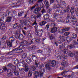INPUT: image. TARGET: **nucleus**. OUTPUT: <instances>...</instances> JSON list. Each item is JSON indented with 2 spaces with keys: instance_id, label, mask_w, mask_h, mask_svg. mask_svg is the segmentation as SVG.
<instances>
[{
  "instance_id": "obj_43",
  "label": "nucleus",
  "mask_w": 78,
  "mask_h": 78,
  "mask_svg": "<svg viewBox=\"0 0 78 78\" xmlns=\"http://www.w3.org/2000/svg\"><path fill=\"white\" fill-rule=\"evenodd\" d=\"M8 77H9L10 78H11V77H12V74L11 73V71L8 74Z\"/></svg>"
},
{
  "instance_id": "obj_10",
  "label": "nucleus",
  "mask_w": 78,
  "mask_h": 78,
  "mask_svg": "<svg viewBox=\"0 0 78 78\" xmlns=\"http://www.w3.org/2000/svg\"><path fill=\"white\" fill-rule=\"evenodd\" d=\"M20 23L21 26L23 27V24L25 26H27V20L24 19L23 20H21L20 21Z\"/></svg>"
},
{
  "instance_id": "obj_13",
  "label": "nucleus",
  "mask_w": 78,
  "mask_h": 78,
  "mask_svg": "<svg viewBox=\"0 0 78 78\" xmlns=\"http://www.w3.org/2000/svg\"><path fill=\"white\" fill-rule=\"evenodd\" d=\"M29 70V68H28V66H27L25 67V68H22L20 69H19V70L20 71H24V72H28Z\"/></svg>"
},
{
  "instance_id": "obj_30",
  "label": "nucleus",
  "mask_w": 78,
  "mask_h": 78,
  "mask_svg": "<svg viewBox=\"0 0 78 78\" xmlns=\"http://www.w3.org/2000/svg\"><path fill=\"white\" fill-rule=\"evenodd\" d=\"M11 19H12V17H8L6 19L5 21L7 22H10L11 20Z\"/></svg>"
},
{
  "instance_id": "obj_45",
  "label": "nucleus",
  "mask_w": 78,
  "mask_h": 78,
  "mask_svg": "<svg viewBox=\"0 0 78 78\" xmlns=\"http://www.w3.org/2000/svg\"><path fill=\"white\" fill-rule=\"evenodd\" d=\"M44 67V64L43 63H41L40 65V67H39V69H40V70L41 69H42V67Z\"/></svg>"
},
{
  "instance_id": "obj_26",
  "label": "nucleus",
  "mask_w": 78,
  "mask_h": 78,
  "mask_svg": "<svg viewBox=\"0 0 78 78\" xmlns=\"http://www.w3.org/2000/svg\"><path fill=\"white\" fill-rule=\"evenodd\" d=\"M75 8H74V7H72L71 8V9L70 10V12L71 14L72 15L73 14L75 13Z\"/></svg>"
},
{
  "instance_id": "obj_59",
  "label": "nucleus",
  "mask_w": 78,
  "mask_h": 78,
  "mask_svg": "<svg viewBox=\"0 0 78 78\" xmlns=\"http://www.w3.org/2000/svg\"><path fill=\"white\" fill-rule=\"evenodd\" d=\"M66 38L65 37L64 38L62 39L61 42H64L66 41Z\"/></svg>"
},
{
  "instance_id": "obj_17",
  "label": "nucleus",
  "mask_w": 78,
  "mask_h": 78,
  "mask_svg": "<svg viewBox=\"0 0 78 78\" xmlns=\"http://www.w3.org/2000/svg\"><path fill=\"white\" fill-rule=\"evenodd\" d=\"M44 3L45 5V8H48V6H50V4L49 2L47 0H44Z\"/></svg>"
},
{
  "instance_id": "obj_62",
  "label": "nucleus",
  "mask_w": 78,
  "mask_h": 78,
  "mask_svg": "<svg viewBox=\"0 0 78 78\" xmlns=\"http://www.w3.org/2000/svg\"><path fill=\"white\" fill-rule=\"evenodd\" d=\"M27 25H31V22L29 20H28L27 22Z\"/></svg>"
},
{
  "instance_id": "obj_36",
  "label": "nucleus",
  "mask_w": 78,
  "mask_h": 78,
  "mask_svg": "<svg viewBox=\"0 0 78 78\" xmlns=\"http://www.w3.org/2000/svg\"><path fill=\"white\" fill-rule=\"evenodd\" d=\"M27 57V53H24L22 55V58L23 59H25Z\"/></svg>"
},
{
  "instance_id": "obj_6",
  "label": "nucleus",
  "mask_w": 78,
  "mask_h": 78,
  "mask_svg": "<svg viewBox=\"0 0 78 78\" xmlns=\"http://www.w3.org/2000/svg\"><path fill=\"white\" fill-rule=\"evenodd\" d=\"M63 51L64 54H66L68 53L69 56H70V57H73V53L71 51H69H69L67 49H64Z\"/></svg>"
},
{
  "instance_id": "obj_64",
  "label": "nucleus",
  "mask_w": 78,
  "mask_h": 78,
  "mask_svg": "<svg viewBox=\"0 0 78 78\" xmlns=\"http://www.w3.org/2000/svg\"><path fill=\"white\" fill-rule=\"evenodd\" d=\"M34 2V0H30L29 2V3L30 4L31 3H33Z\"/></svg>"
},
{
  "instance_id": "obj_14",
  "label": "nucleus",
  "mask_w": 78,
  "mask_h": 78,
  "mask_svg": "<svg viewBox=\"0 0 78 78\" xmlns=\"http://www.w3.org/2000/svg\"><path fill=\"white\" fill-rule=\"evenodd\" d=\"M55 57L57 58V60H59L61 59V56L59 55V54L58 53H56L55 55Z\"/></svg>"
},
{
  "instance_id": "obj_28",
  "label": "nucleus",
  "mask_w": 78,
  "mask_h": 78,
  "mask_svg": "<svg viewBox=\"0 0 78 78\" xmlns=\"http://www.w3.org/2000/svg\"><path fill=\"white\" fill-rule=\"evenodd\" d=\"M64 45L63 47L66 48H68V47L69 46V42H65L64 43Z\"/></svg>"
},
{
  "instance_id": "obj_58",
  "label": "nucleus",
  "mask_w": 78,
  "mask_h": 78,
  "mask_svg": "<svg viewBox=\"0 0 78 78\" xmlns=\"http://www.w3.org/2000/svg\"><path fill=\"white\" fill-rule=\"evenodd\" d=\"M14 52L12 51V50L10 52H9V53H8V55H12Z\"/></svg>"
},
{
  "instance_id": "obj_20",
  "label": "nucleus",
  "mask_w": 78,
  "mask_h": 78,
  "mask_svg": "<svg viewBox=\"0 0 78 78\" xmlns=\"http://www.w3.org/2000/svg\"><path fill=\"white\" fill-rule=\"evenodd\" d=\"M42 33H43V30H42V29H41L37 31V34L39 37H41Z\"/></svg>"
},
{
  "instance_id": "obj_37",
  "label": "nucleus",
  "mask_w": 78,
  "mask_h": 78,
  "mask_svg": "<svg viewBox=\"0 0 78 78\" xmlns=\"http://www.w3.org/2000/svg\"><path fill=\"white\" fill-rule=\"evenodd\" d=\"M41 16H42V14L41 13H38V14L37 15L36 17L37 19H39L41 17Z\"/></svg>"
},
{
  "instance_id": "obj_50",
  "label": "nucleus",
  "mask_w": 78,
  "mask_h": 78,
  "mask_svg": "<svg viewBox=\"0 0 78 78\" xmlns=\"http://www.w3.org/2000/svg\"><path fill=\"white\" fill-rule=\"evenodd\" d=\"M64 34L65 36H69L70 34V32H66L64 33Z\"/></svg>"
},
{
  "instance_id": "obj_42",
  "label": "nucleus",
  "mask_w": 78,
  "mask_h": 78,
  "mask_svg": "<svg viewBox=\"0 0 78 78\" xmlns=\"http://www.w3.org/2000/svg\"><path fill=\"white\" fill-rule=\"evenodd\" d=\"M9 40L10 41H11V42H13L14 41V38L12 36V37H10L9 38Z\"/></svg>"
},
{
  "instance_id": "obj_12",
  "label": "nucleus",
  "mask_w": 78,
  "mask_h": 78,
  "mask_svg": "<svg viewBox=\"0 0 78 78\" xmlns=\"http://www.w3.org/2000/svg\"><path fill=\"white\" fill-rule=\"evenodd\" d=\"M57 30H58V27H53L51 29L50 32L51 33H55L57 32Z\"/></svg>"
},
{
  "instance_id": "obj_52",
  "label": "nucleus",
  "mask_w": 78,
  "mask_h": 78,
  "mask_svg": "<svg viewBox=\"0 0 78 78\" xmlns=\"http://www.w3.org/2000/svg\"><path fill=\"white\" fill-rule=\"evenodd\" d=\"M6 36H4L2 39V41H5L6 40Z\"/></svg>"
},
{
  "instance_id": "obj_39",
  "label": "nucleus",
  "mask_w": 78,
  "mask_h": 78,
  "mask_svg": "<svg viewBox=\"0 0 78 78\" xmlns=\"http://www.w3.org/2000/svg\"><path fill=\"white\" fill-rule=\"evenodd\" d=\"M49 38L51 40H52V39H53L55 38V37L54 36V35L51 34V35H50L49 36Z\"/></svg>"
},
{
  "instance_id": "obj_35",
  "label": "nucleus",
  "mask_w": 78,
  "mask_h": 78,
  "mask_svg": "<svg viewBox=\"0 0 78 78\" xmlns=\"http://www.w3.org/2000/svg\"><path fill=\"white\" fill-rule=\"evenodd\" d=\"M7 44L9 47H12V43L10 41H8L7 42Z\"/></svg>"
},
{
  "instance_id": "obj_51",
  "label": "nucleus",
  "mask_w": 78,
  "mask_h": 78,
  "mask_svg": "<svg viewBox=\"0 0 78 78\" xmlns=\"http://www.w3.org/2000/svg\"><path fill=\"white\" fill-rule=\"evenodd\" d=\"M18 26V23H16L14 25L13 28L14 29L15 28H17Z\"/></svg>"
},
{
  "instance_id": "obj_46",
  "label": "nucleus",
  "mask_w": 78,
  "mask_h": 78,
  "mask_svg": "<svg viewBox=\"0 0 78 78\" xmlns=\"http://www.w3.org/2000/svg\"><path fill=\"white\" fill-rule=\"evenodd\" d=\"M50 23H48L46 25V27H45V29L46 30H48V28L50 27Z\"/></svg>"
},
{
  "instance_id": "obj_54",
  "label": "nucleus",
  "mask_w": 78,
  "mask_h": 78,
  "mask_svg": "<svg viewBox=\"0 0 78 78\" xmlns=\"http://www.w3.org/2000/svg\"><path fill=\"white\" fill-rule=\"evenodd\" d=\"M31 70H32V71H34L36 70V67L35 66H33L32 68H31Z\"/></svg>"
},
{
  "instance_id": "obj_23",
  "label": "nucleus",
  "mask_w": 78,
  "mask_h": 78,
  "mask_svg": "<svg viewBox=\"0 0 78 78\" xmlns=\"http://www.w3.org/2000/svg\"><path fill=\"white\" fill-rule=\"evenodd\" d=\"M26 61L27 63L30 64L31 62V59L30 57L27 58L26 59Z\"/></svg>"
},
{
  "instance_id": "obj_38",
  "label": "nucleus",
  "mask_w": 78,
  "mask_h": 78,
  "mask_svg": "<svg viewBox=\"0 0 78 78\" xmlns=\"http://www.w3.org/2000/svg\"><path fill=\"white\" fill-rule=\"evenodd\" d=\"M64 47V45L63 44H62V45H59L58 48L59 50H62Z\"/></svg>"
},
{
  "instance_id": "obj_3",
  "label": "nucleus",
  "mask_w": 78,
  "mask_h": 78,
  "mask_svg": "<svg viewBox=\"0 0 78 78\" xmlns=\"http://www.w3.org/2000/svg\"><path fill=\"white\" fill-rule=\"evenodd\" d=\"M34 78H37L38 77H42L44 75V73H45V69H41L39 71H35L34 72Z\"/></svg>"
},
{
  "instance_id": "obj_9",
  "label": "nucleus",
  "mask_w": 78,
  "mask_h": 78,
  "mask_svg": "<svg viewBox=\"0 0 78 78\" xmlns=\"http://www.w3.org/2000/svg\"><path fill=\"white\" fill-rule=\"evenodd\" d=\"M0 30L5 31L6 30V26H5V24L4 23H0Z\"/></svg>"
},
{
  "instance_id": "obj_47",
  "label": "nucleus",
  "mask_w": 78,
  "mask_h": 78,
  "mask_svg": "<svg viewBox=\"0 0 78 78\" xmlns=\"http://www.w3.org/2000/svg\"><path fill=\"white\" fill-rule=\"evenodd\" d=\"M72 36L73 37H72V38H73V39H76V37H77V35L75 34H73Z\"/></svg>"
},
{
  "instance_id": "obj_48",
  "label": "nucleus",
  "mask_w": 78,
  "mask_h": 78,
  "mask_svg": "<svg viewBox=\"0 0 78 78\" xmlns=\"http://www.w3.org/2000/svg\"><path fill=\"white\" fill-rule=\"evenodd\" d=\"M68 72H69V71H66V70H65L62 72V75H64L66 74V73H67Z\"/></svg>"
},
{
  "instance_id": "obj_49",
  "label": "nucleus",
  "mask_w": 78,
  "mask_h": 78,
  "mask_svg": "<svg viewBox=\"0 0 78 78\" xmlns=\"http://www.w3.org/2000/svg\"><path fill=\"white\" fill-rule=\"evenodd\" d=\"M29 76H31L33 75V72L31 71H30L28 73Z\"/></svg>"
},
{
  "instance_id": "obj_53",
  "label": "nucleus",
  "mask_w": 78,
  "mask_h": 78,
  "mask_svg": "<svg viewBox=\"0 0 78 78\" xmlns=\"http://www.w3.org/2000/svg\"><path fill=\"white\" fill-rule=\"evenodd\" d=\"M51 25L52 27H56L57 26L56 24L55 23H52Z\"/></svg>"
},
{
  "instance_id": "obj_33",
  "label": "nucleus",
  "mask_w": 78,
  "mask_h": 78,
  "mask_svg": "<svg viewBox=\"0 0 78 78\" xmlns=\"http://www.w3.org/2000/svg\"><path fill=\"white\" fill-rule=\"evenodd\" d=\"M35 66L37 68H38L39 69V67L40 66V64H39V62H36L35 63Z\"/></svg>"
},
{
  "instance_id": "obj_55",
  "label": "nucleus",
  "mask_w": 78,
  "mask_h": 78,
  "mask_svg": "<svg viewBox=\"0 0 78 78\" xmlns=\"http://www.w3.org/2000/svg\"><path fill=\"white\" fill-rule=\"evenodd\" d=\"M69 48H70V49H72V48H73L74 47V44H70L69 46Z\"/></svg>"
},
{
  "instance_id": "obj_5",
  "label": "nucleus",
  "mask_w": 78,
  "mask_h": 78,
  "mask_svg": "<svg viewBox=\"0 0 78 78\" xmlns=\"http://www.w3.org/2000/svg\"><path fill=\"white\" fill-rule=\"evenodd\" d=\"M33 7L35 9L34 10V12L35 14H39V12L41 10V8L39 7L38 4H35L33 6Z\"/></svg>"
},
{
  "instance_id": "obj_27",
  "label": "nucleus",
  "mask_w": 78,
  "mask_h": 78,
  "mask_svg": "<svg viewBox=\"0 0 78 78\" xmlns=\"http://www.w3.org/2000/svg\"><path fill=\"white\" fill-rule=\"evenodd\" d=\"M23 37H24L23 35L22 34H19L18 36V38L20 40L22 41L23 39Z\"/></svg>"
},
{
  "instance_id": "obj_32",
  "label": "nucleus",
  "mask_w": 78,
  "mask_h": 78,
  "mask_svg": "<svg viewBox=\"0 0 78 78\" xmlns=\"http://www.w3.org/2000/svg\"><path fill=\"white\" fill-rule=\"evenodd\" d=\"M50 7V6H48V7H46V9H48V13H49V14H50V12H51V8L49 7Z\"/></svg>"
},
{
  "instance_id": "obj_19",
  "label": "nucleus",
  "mask_w": 78,
  "mask_h": 78,
  "mask_svg": "<svg viewBox=\"0 0 78 78\" xmlns=\"http://www.w3.org/2000/svg\"><path fill=\"white\" fill-rule=\"evenodd\" d=\"M12 72L14 73V74L16 75V76H18L19 73V72L18 70H17L16 69H14L13 70H12Z\"/></svg>"
},
{
  "instance_id": "obj_11",
  "label": "nucleus",
  "mask_w": 78,
  "mask_h": 78,
  "mask_svg": "<svg viewBox=\"0 0 78 78\" xmlns=\"http://www.w3.org/2000/svg\"><path fill=\"white\" fill-rule=\"evenodd\" d=\"M42 2V1H38L37 2V4H38V7L40 8L41 9V8H44V5L43 3L40 2Z\"/></svg>"
},
{
  "instance_id": "obj_56",
  "label": "nucleus",
  "mask_w": 78,
  "mask_h": 78,
  "mask_svg": "<svg viewBox=\"0 0 78 78\" xmlns=\"http://www.w3.org/2000/svg\"><path fill=\"white\" fill-rule=\"evenodd\" d=\"M54 44L55 45V46H56V47H58V45H59V42H55L54 43Z\"/></svg>"
},
{
  "instance_id": "obj_31",
  "label": "nucleus",
  "mask_w": 78,
  "mask_h": 78,
  "mask_svg": "<svg viewBox=\"0 0 78 78\" xmlns=\"http://www.w3.org/2000/svg\"><path fill=\"white\" fill-rule=\"evenodd\" d=\"M13 61H15L14 62L15 64L17 65L19 63V60L18 59L16 58H14L13 59Z\"/></svg>"
},
{
  "instance_id": "obj_40",
  "label": "nucleus",
  "mask_w": 78,
  "mask_h": 78,
  "mask_svg": "<svg viewBox=\"0 0 78 78\" xmlns=\"http://www.w3.org/2000/svg\"><path fill=\"white\" fill-rule=\"evenodd\" d=\"M20 47H21V46H20L18 48H15L14 49H13L12 51L13 52L14 51H19V48H20Z\"/></svg>"
},
{
  "instance_id": "obj_57",
  "label": "nucleus",
  "mask_w": 78,
  "mask_h": 78,
  "mask_svg": "<svg viewBox=\"0 0 78 78\" xmlns=\"http://www.w3.org/2000/svg\"><path fill=\"white\" fill-rule=\"evenodd\" d=\"M35 41H36L37 42H40V39L39 38H36Z\"/></svg>"
},
{
  "instance_id": "obj_44",
  "label": "nucleus",
  "mask_w": 78,
  "mask_h": 78,
  "mask_svg": "<svg viewBox=\"0 0 78 78\" xmlns=\"http://www.w3.org/2000/svg\"><path fill=\"white\" fill-rule=\"evenodd\" d=\"M41 12L42 14H44V13H46L47 12L46 11V10L44 9V8H43V9L41 10Z\"/></svg>"
},
{
  "instance_id": "obj_34",
  "label": "nucleus",
  "mask_w": 78,
  "mask_h": 78,
  "mask_svg": "<svg viewBox=\"0 0 78 78\" xmlns=\"http://www.w3.org/2000/svg\"><path fill=\"white\" fill-rule=\"evenodd\" d=\"M70 28L69 27H63V29L64 30V31H68L69 30H70Z\"/></svg>"
},
{
  "instance_id": "obj_63",
  "label": "nucleus",
  "mask_w": 78,
  "mask_h": 78,
  "mask_svg": "<svg viewBox=\"0 0 78 78\" xmlns=\"http://www.w3.org/2000/svg\"><path fill=\"white\" fill-rule=\"evenodd\" d=\"M76 11V16H78V8H77L76 10H75Z\"/></svg>"
},
{
  "instance_id": "obj_25",
  "label": "nucleus",
  "mask_w": 78,
  "mask_h": 78,
  "mask_svg": "<svg viewBox=\"0 0 78 78\" xmlns=\"http://www.w3.org/2000/svg\"><path fill=\"white\" fill-rule=\"evenodd\" d=\"M46 23H47V22L45 21H43L42 22H40L39 23V25L42 26L44 25Z\"/></svg>"
},
{
  "instance_id": "obj_61",
  "label": "nucleus",
  "mask_w": 78,
  "mask_h": 78,
  "mask_svg": "<svg viewBox=\"0 0 78 78\" xmlns=\"http://www.w3.org/2000/svg\"><path fill=\"white\" fill-rule=\"evenodd\" d=\"M74 43V45H78V42H76V41H74L73 42Z\"/></svg>"
},
{
  "instance_id": "obj_18",
  "label": "nucleus",
  "mask_w": 78,
  "mask_h": 78,
  "mask_svg": "<svg viewBox=\"0 0 78 78\" xmlns=\"http://www.w3.org/2000/svg\"><path fill=\"white\" fill-rule=\"evenodd\" d=\"M30 56L31 57V58H32L33 60L34 61L36 62L37 60V58L36 56L35 55H33L32 54H30Z\"/></svg>"
},
{
  "instance_id": "obj_2",
  "label": "nucleus",
  "mask_w": 78,
  "mask_h": 78,
  "mask_svg": "<svg viewBox=\"0 0 78 78\" xmlns=\"http://www.w3.org/2000/svg\"><path fill=\"white\" fill-rule=\"evenodd\" d=\"M56 64V62L55 60H53L51 62V60H49L47 61V62L44 63L45 65L46 69H47L48 70H51V66L54 67Z\"/></svg>"
},
{
  "instance_id": "obj_15",
  "label": "nucleus",
  "mask_w": 78,
  "mask_h": 78,
  "mask_svg": "<svg viewBox=\"0 0 78 78\" xmlns=\"http://www.w3.org/2000/svg\"><path fill=\"white\" fill-rule=\"evenodd\" d=\"M8 69H10L9 63L6 66H4L2 67V69L4 71H6Z\"/></svg>"
},
{
  "instance_id": "obj_16",
  "label": "nucleus",
  "mask_w": 78,
  "mask_h": 78,
  "mask_svg": "<svg viewBox=\"0 0 78 78\" xmlns=\"http://www.w3.org/2000/svg\"><path fill=\"white\" fill-rule=\"evenodd\" d=\"M9 66H10V69H11V70H13L14 69H17L16 66L12 64V63H9Z\"/></svg>"
},
{
  "instance_id": "obj_60",
  "label": "nucleus",
  "mask_w": 78,
  "mask_h": 78,
  "mask_svg": "<svg viewBox=\"0 0 78 78\" xmlns=\"http://www.w3.org/2000/svg\"><path fill=\"white\" fill-rule=\"evenodd\" d=\"M65 37L62 36V35H60L59 36V38L61 39H64Z\"/></svg>"
},
{
  "instance_id": "obj_7",
  "label": "nucleus",
  "mask_w": 78,
  "mask_h": 78,
  "mask_svg": "<svg viewBox=\"0 0 78 78\" xmlns=\"http://www.w3.org/2000/svg\"><path fill=\"white\" fill-rule=\"evenodd\" d=\"M33 40H28V41H22L21 43V44H26L27 45H31V44H32L33 43V41H32Z\"/></svg>"
},
{
  "instance_id": "obj_24",
  "label": "nucleus",
  "mask_w": 78,
  "mask_h": 78,
  "mask_svg": "<svg viewBox=\"0 0 78 78\" xmlns=\"http://www.w3.org/2000/svg\"><path fill=\"white\" fill-rule=\"evenodd\" d=\"M49 15H48L46 14L43 17L46 20H48H48H49V19H48L49 18Z\"/></svg>"
},
{
  "instance_id": "obj_29",
  "label": "nucleus",
  "mask_w": 78,
  "mask_h": 78,
  "mask_svg": "<svg viewBox=\"0 0 78 78\" xmlns=\"http://www.w3.org/2000/svg\"><path fill=\"white\" fill-rule=\"evenodd\" d=\"M64 32V31L63 29L60 28L58 29V33H60V34H62V33Z\"/></svg>"
},
{
  "instance_id": "obj_41",
  "label": "nucleus",
  "mask_w": 78,
  "mask_h": 78,
  "mask_svg": "<svg viewBox=\"0 0 78 78\" xmlns=\"http://www.w3.org/2000/svg\"><path fill=\"white\" fill-rule=\"evenodd\" d=\"M70 19H71L72 20H76V18H75V15H72L71 17H70Z\"/></svg>"
},
{
  "instance_id": "obj_22",
  "label": "nucleus",
  "mask_w": 78,
  "mask_h": 78,
  "mask_svg": "<svg viewBox=\"0 0 78 78\" xmlns=\"http://www.w3.org/2000/svg\"><path fill=\"white\" fill-rule=\"evenodd\" d=\"M7 15V16H9L8 17H12V13L9 11L7 10L6 12Z\"/></svg>"
},
{
  "instance_id": "obj_8",
  "label": "nucleus",
  "mask_w": 78,
  "mask_h": 78,
  "mask_svg": "<svg viewBox=\"0 0 78 78\" xmlns=\"http://www.w3.org/2000/svg\"><path fill=\"white\" fill-rule=\"evenodd\" d=\"M31 20L32 21V22H34L33 24L32 25H36L37 23L36 22V15L33 14L31 15Z\"/></svg>"
},
{
  "instance_id": "obj_21",
  "label": "nucleus",
  "mask_w": 78,
  "mask_h": 78,
  "mask_svg": "<svg viewBox=\"0 0 78 78\" xmlns=\"http://www.w3.org/2000/svg\"><path fill=\"white\" fill-rule=\"evenodd\" d=\"M61 64L64 67H66V66L68 65V63H67V62L66 61L63 60Z\"/></svg>"
},
{
  "instance_id": "obj_1",
  "label": "nucleus",
  "mask_w": 78,
  "mask_h": 78,
  "mask_svg": "<svg viewBox=\"0 0 78 78\" xmlns=\"http://www.w3.org/2000/svg\"><path fill=\"white\" fill-rule=\"evenodd\" d=\"M69 11H70V7L69 5L68 6L65 10L63 9L62 10H60V9H57L56 10L55 13H54L53 16V18L56 19H58V16L59 15V13H61L62 15H64L65 13H66V12H69Z\"/></svg>"
},
{
  "instance_id": "obj_4",
  "label": "nucleus",
  "mask_w": 78,
  "mask_h": 78,
  "mask_svg": "<svg viewBox=\"0 0 78 78\" xmlns=\"http://www.w3.org/2000/svg\"><path fill=\"white\" fill-rule=\"evenodd\" d=\"M62 3V4H55L54 5V8L55 9H56V8H60L61 9H64L66 6V2H65L62 1L60 2Z\"/></svg>"
}]
</instances>
